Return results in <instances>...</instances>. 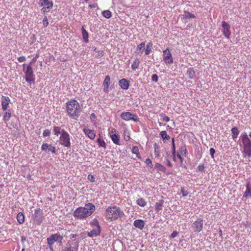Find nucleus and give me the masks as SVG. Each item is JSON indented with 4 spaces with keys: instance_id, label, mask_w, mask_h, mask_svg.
Returning a JSON list of instances; mask_svg holds the SVG:
<instances>
[{
    "instance_id": "obj_63",
    "label": "nucleus",
    "mask_w": 251,
    "mask_h": 251,
    "mask_svg": "<svg viewBox=\"0 0 251 251\" xmlns=\"http://www.w3.org/2000/svg\"><path fill=\"white\" fill-rule=\"evenodd\" d=\"M126 140H128L129 139V136H127L126 138H125Z\"/></svg>"
},
{
    "instance_id": "obj_34",
    "label": "nucleus",
    "mask_w": 251,
    "mask_h": 251,
    "mask_svg": "<svg viewBox=\"0 0 251 251\" xmlns=\"http://www.w3.org/2000/svg\"><path fill=\"white\" fill-rule=\"evenodd\" d=\"M179 153L185 155L187 153L186 146L185 145H181V147L179 148Z\"/></svg>"
},
{
    "instance_id": "obj_55",
    "label": "nucleus",
    "mask_w": 251,
    "mask_h": 251,
    "mask_svg": "<svg viewBox=\"0 0 251 251\" xmlns=\"http://www.w3.org/2000/svg\"><path fill=\"white\" fill-rule=\"evenodd\" d=\"M152 80L154 81H157V74H153L152 76Z\"/></svg>"
},
{
    "instance_id": "obj_54",
    "label": "nucleus",
    "mask_w": 251,
    "mask_h": 251,
    "mask_svg": "<svg viewBox=\"0 0 251 251\" xmlns=\"http://www.w3.org/2000/svg\"><path fill=\"white\" fill-rule=\"evenodd\" d=\"M77 236L78 235L77 234H71L70 235V238L72 240L75 241L76 239Z\"/></svg>"
},
{
    "instance_id": "obj_30",
    "label": "nucleus",
    "mask_w": 251,
    "mask_h": 251,
    "mask_svg": "<svg viewBox=\"0 0 251 251\" xmlns=\"http://www.w3.org/2000/svg\"><path fill=\"white\" fill-rule=\"evenodd\" d=\"M140 63V60L138 58H136L131 65V69L133 70L137 69Z\"/></svg>"
},
{
    "instance_id": "obj_32",
    "label": "nucleus",
    "mask_w": 251,
    "mask_h": 251,
    "mask_svg": "<svg viewBox=\"0 0 251 251\" xmlns=\"http://www.w3.org/2000/svg\"><path fill=\"white\" fill-rule=\"evenodd\" d=\"M137 204L141 206V207H144L146 205V201H145V199L143 198H140L137 200L136 201Z\"/></svg>"
},
{
    "instance_id": "obj_27",
    "label": "nucleus",
    "mask_w": 251,
    "mask_h": 251,
    "mask_svg": "<svg viewBox=\"0 0 251 251\" xmlns=\"http://www.w3.org/2000/svg\"><path fill=\"white\" fill-rule=\"evenodd\" d=\"M82 34L83 38L85 43H88L89 42V35L87 31L84 29V27H82Z\"/></svg>"
},
{
    "instance_id": "obj_3",
    "label": "nucleus",
    "mask_w": 251,
    "mask_h": 251,
    "mask_svg": "<svg viewBox=\"0 0 251 251\" xmlns=\"http://www.w3.org/2000/svg\"><path fill=\"white\" fill-rule=\"evenodd\" d=\"M66 110L68 115L76 119L78 117L81 112L79 103L75 99H71L66 102Z\"/></svg>"
},
{
    "instance_id": "obj_51",
    "label": "nucleus",
    "mask_w": 251,
    "mask_h": 251,
    "mask_svg": "<svg viewBox=\"0 0 251 251\" xmlns=\"http://www.w3.org/2000/svg\"><path fill=\"white\" fill-rule=\"evenodd\" d=\"M204 168L205 167L203 165H200L198 167L199 171L202 172L204 171Z\"/></svg>"
},
{
    "instance_id": "obj_60",
    "label": "nucleus",
    "mask_w": 251,
    "mask_h": 251,
    "mask_svg": "<svg viewBox=\"0 0 251 251\" xmlns=\"http://www.w3.org/2000/svg\"><path fill=\"white\" fill-rule=\"evenodd\" d=\"M96 7V4H95L89 5V7H90V8H95Z\"/></svg>"
},
{
    "instance_id": "obj_1",
    "label": "nucleus",
    "mask_w": 251,
    "mask_h": 251,
    "mask_svg": "<svg viewBox=\"0 0 251 251\" xmlns=\"http://www.w3.org/2000/svg\"><path fill=\"white\" fill-rule=\"evenodd\" d=\"M95 209V206L93 204L88 203L84 207L80 206L77 208L74 211L73 215L77 219H84L91 216Z\"/></svg>"
},
{
    "instance_id": "obj_14",
    "label": "nucleus",
    "mask_w": 251,
    "mask_h": 251,
    "mask_svg": "<svg viewBox=\"0 0 251 251\" xmlns=\"http://www.w3.org/2000/svg\"><path fill=\"white\" fill-rule=\"evenodd\" d=\"M202 226L203 220L201 218L198 219L192 224V227L194 228L195 232H200L202 229Z\"/></svg>"
},
{
    "instance_id": "obj_50",
    "label": "nucleus",
    "mask_w": 251,
    "mask_h": 251,
    "mask_svg": "<svg viewBox=\"0 0 251 251\" xmlns=\"http://www.w3.org/2000/svg\"><path fill=\"white\" fill-rule=\"evenodd\" d=\"M26 60V58L25 56H22L18 58V60L19 62H23L25 61Z\"/></svg>"
},
{
    "instance_id": "obj_45",
    "label": "nucleus",
    "mask_w": 251,
    "mask_h": 251,
    "mask_svg": "<svg viewBox=\"0 0 251 251\" xmlns=\"http://www.w3.org/2000/svg\"><path fill=\"white\" fill-rule=\"evenodd\" d=\"M87 178L91 182H95V177L93 175H89L88 176Z\"/></svg>"
},
{
    "instance_id": "obj_2",
    "label": "nucleus",
    "mask_w": 251,
    "mask_h": 251,
    "mask_svg": "<svg viewBox=\"0 0 251 251\" xmlns=\"http://www.w3.org/2000/svg\"><path fill=\"white\" fill-rule=\"evenodd\" d=\"M125 215L121 208L117 206H109L105 210V218L110 221H114L123 218Z\"/></svg>"
},
{
    "instance_id": "obj_20",
    "label": "nucleus",
    "mask_w": 251,
    "mask_h": 251,
    "mask_svg": "<svg viewBox=\"0 0 251 251\" xmlns=\"http://www.w3.org/2000/svg\"><path fill=\"white\" fill-rule=\"evenodd\" d=\"M119 85L120 87L124 90L128 89L129 86L128 81L125 78H123L120 80L119 81Z\"/></svg>"
},
{
    "instance_id": "obj_13",
    "label": "nucleus",
    "mask_w": 251,
    "mask_h": 251,
    "mask_svg": "<svg viewBox=\"0 0 251 251\" xmlns=\"http://www.w3.org/2000/svg\"><path fill=\"white\" fill-rule=\"evenodd\" d=\"M41 150L42 151H45L47 153L51 152L52 153H55L56 152L55 147L52 146L51 144H49L46 143H44L42 144Z\"/></svg>"
},
{
    "instance_id": "obj_29",
    "label": "nucleus",
    "mask_w": 251,
    "mask_h": 251,
    "mask_svg": "<svg viewBox=\"0 0 251 251\" xmlns=\"http://www.w3.org/2000/svg\"><path fill=\"white\" fill-rule=\"evenodd\" d=\"M187 74L191 79L194 78L195 76V71L193 68H190L187 71Z\"/></svg>"
},
{
    "instance_id": "obj_49",
    "label": "nucleus",
    "mask_w": 251,
    "mask_h": 251,
    "mask_svg": "<svg viewBox=\"0 0 251 251\" xmlns=\"http://www.w3.org/2000/svg\"><path fill=\"white\" fill-rule=\"evenodd\" d=\"M180 191L183 197H185L188 194V192L185 191L184 189L182 187L181 188Z\"/></svg>"
},
{
    "instance_id": "obj_47",
    "label": "nucleus",
    "mask_w": 251,
    "mask_h": 251,
    "mask_svg": "<svg viewBox=\"0 0 251 251\" xmlns=\"http://www.w3.org/2000/svg\"><path fill=\"white\" fill-rule=\"evenodd\" d=\"M50 130L49 129H46L44 131L43 135L44 137H46L50 136Z\"/></svg>"
},
{
    "instance_id": "obj_19",
    "label": "nucleus",
    "mask_w": 251,
    "mask_h": 251,
    "mask_svg": "<svg viewBox=\"0 0 251 251\" xmlns=\"http://www.w3.org/2000/svg\"><path fill=\"white\" fill-rule=\"evenodd\" d=\"M182 16L183 17L182 18V20L184 23H186L188 22V19L196 18V16L194 14L187 11H184V13Z\"/></svg>"
},
{
    "instance_id": "obj_59",
    "label": "nucleus",
    "mask_w": 251,
    "mask_h": 251,
    "mask_svg": "<svg viewBox=\"0 0 251 251\" xmlns=\"http://www.w3.org/2000/svg\"><path fill=\"white\" fill-rule=\"evenodd\" d=\"M90 119H92L93 118H95L96 117V115L94 113H92L91 115H90Z\"/></svg>"
},
{
    "instance_id": "obj_18",
    "label": "nucleus",
    "mask_w": 251,
    "mask_h": 251,
    "mask_svg": "<svg viewBox=\"0 0 251 251\" xmlns=\"http://www.w3.org/2000/svg\"><path fill=\"white\" fill-rule=\"evenodd\" d=\"M110 84V77L109 75L105 76V79L103 82V85L104 86L103 91L105 93L109 92V87Z\"/></svg>"
},
{
    "instance_id": "obj_6",
    "label": "nucleus",
    "mask_w": 251,
    "mask_h": 251,
    "mask_svg": "<svg viewBox=\"0 0 251 251\" xmlns=\"http://www.w3.org/2000/svg\"><path fill=\"white\" fill-rule=\"evenodd\" d=\"M43 218L42 210L40 208L36 209L34 213L32 216L33 223L38 226L40 225L43 222Z\"/></svg>"
},
{
    "instance_id": "obj_43",
    "label": "nucleus",
    "mask_w": 251,
    "mask_h": 251,
    "mask_svg": "<svg viewBox=\"0 0 251 251\" xmlns=\"http://www.w3.org/2000/svg\"><path fill=\"white\" fill-rule=\"evenodd\" d=\"M176 153V151L175 144V142H174V138H172V154L174 155H175Z\"/></svg>"
},
{
    "instance_id": "obj_4",
    "label": "nucleus",
    "mask_w": 251,
    "mask_h": 251,
    "mask_svg": "<svg viewBox=\"0 0 251 251\" xmlns=\"http://www.w3.org/2000/svg\"><path fill=\"white\" fill-rule=\"evenodd\" d=\"M23 67L26 81L30 84H34L35 78L31 66V62H30L28 65L24 64Z\"/></svg>"
},
{
    "instance_id": "obj_23",
    "label": "nucleus",
    "mask_w": 251,
    "mask_h": 251,
    "mask_svg": "<svg viewBox=\"0 0 251 251\" xmlns=\"http://www.w3.org/2000/svg\"><path fill=\"white\" fill-rule=\"evenodd\" d=\"M17 220L19 224L21 225L25 222V217L22 212H19L16 217Z\"/></svg>"
},
{
    "instance_id": "obj_57",
    "label": "nucleus",
    "mask_w": 251,
    "mask_h": 251,
    "mask_svg": "<svg viewBox=\"0 0 251 251\" xmlns=\"http://www.w3.org/2000/svg\"><path fill=\"white\" fill-rule=\"evenodd\" d=\"M177 157L180 159L181 162H182L183 161V158L181 157V155L180 153H177Z\"/></svg>"
},
{
    "instance_id": "obj_15",
    "label": "nucleus",
    "mask_w": 251,
    "mask_h": 251,
    "mask_svg": "<svg viewBox=\"0 0 251 251\" xmlns=\"http://www.w3.org/2000/svg\"><path fill=\"white\" fill-rule=\"evenodd\" d=\"M163 60L166 64H172L173 62V57L170 50L168 49L163 51Z\"/></svg>"
},
{
    "instance_id": "obj_52",
    "label": "nucleus",
    "mask_w": 251,
    "mask_h": 251,
    "mask_svg": "<svg viewBox=\"0 0 251 251\" xmlns=\"http://www.w3.org/2000/svg\"><path fill=\"white\" fill-rule=\"evenodd\" d=\"M158 170L164 171L165 170V168L162 165L158 164Z\"/></svg>"
},
{
    "instance_id": "obj_7",
    "label": "nucleus",
    "mask_w": 251,
    "mask_h": 251,
    "mask_svg": "<svg viewBox=\"0 0 251 251\" xmlns=\"http://www.w3.org/2000/svg\"><path fill=\"white\" fill-rule=\"evenodd\" d=\"M39 5L42 7L41 11L43 13L49 12L53 7V2L49 0H39Z\"/></svg>"
},
{
    "instance_id": "obj_12",
    "label": "nucleus",
    "mask_w": 251,
    "mask_h": 251,
    "mask_svg": "<svg viewBox=\"0 0 251 251\" xmlns=\"http://www.w3.org/2000/svg\"><path fill=\"white\" fill-rule=\"evenodd\" d=\"M243 147H251V139H249L246 133L244 132L240 135Z\"/></svg>"
},
{
    "instance_id": "obj_33",
    "label": "nucleus",
    "mask_w": 251,
    "mask_h": 251,
    "mask_svg": "<svg viewBox=\"0 0 251 251\" xmlns=\"http://www.w3.org/2000/svg\"><path fill=\"white\" fill-rule=\"evenodd\" d=\"M11 113L10 111H6L4 113V115L3 116V120L5 122L8 121L11 117Z\"/></svg>"
},
{
    "instance_id": "obj_28",
    "label": "nucleus",
    "mask_w": 251,
    "mask_h": 251,
    "mask_svg": "<svg viewBox=\"0 0 251 251\" xmlns=\"http://www.w3.org/2000/svg\"><path fill=\"white\" fill-rule=\"evenodd\" d=\"M232 137L233 139L235 140L238 137L239 133V131L236 127H233L231 130Z\"/></svg>"
},
{
    "instance_id": "obj_16",
    "label": "nucleus",
    "mask_w": 251,
    "mask_h": 251,
    "mask_svg": "<svg viewBox=\"0 0 251 251\" xmlns=\"http://www.w3.org/2000/svg\"><path fill=\"white\" fill-rule=\"evenodd\" d=\"M10 102V100L8 97L2 96L1 98V106L3 110H6Z\"/></svg>"
},
{
    "instance_id": "obj_62",
    "label": "nucleus",
    "mask_w": 251,
    "mask_h": 251,
    "mask_svg": "<svg viewBox=\"0 0 251 251\" xmlns=\"http://www.w3.org/2000/svg\"><path fill=\"white\" fill-rule=\"evenodd\" d=\"M156 147H157L156 144H154V148L155 151H156Z\"/></svg>"
},
{
    "instance_id": "obj_36",
    "label": "nucleus",
    "mask_w": 251,
    "mask_h": 251,
    "mask_svg": "<svg viewBox=\"0 0 251 251\" xmlns=\"http://www.w3.org/2000/svg\"><path fill=\"white\" fill-rule=\"evenodd\" d=\"M132 152L133 153L136 154L137 155V157L139 158H141V156H140L139 149L137 147L134 146L132 149Z\"/></svg>"
},
{
    "instance_id": "obj_25",
    "label": "nucleus",
    "mask_w": 251,
    "mask_h": 251,
    "mask_svg": "<svg viewBox=\"0 0 251 251\" xmlns=\"http://www.w3.org/2000/svg\"><path fill=\"white\" fill-rule=\"evenodd\" d=\"M113 142L116 145L120 144V136L117 134H111L110 136Z\"/></svg>"
},
{
    "instance_id": "obj_37",
    "label": "nucleus",
    "mask_w": 251,
    "mask_h": 251,
    "mask_svg": "<svg viewBox=\"0 0 251 251\" xmlns=\"http://www.w3.org/2000/svg\"><path fill=\"white\" fill-rule=\"evenodd\" d=\"M97 143L99 146L103 147L104 148H106L105 143L102 139L99 138L97 140Z\"/></svg>"
},
{
    "instance_id": "obj_38",
    "label": "nucleus",
    "mask_w": 251,
    "mask_h": 251,
    "mask_svg": "<svg viewBox=\"0 0 251 251\" xmlns=\"http://www.w3.org/2000/svg\"><path fill=\"white\" fill-rule=\"evenodd\" d=\"M94 51H96V52H97L98 53V54H97V55L96 56L97 58H100V57H102V56H103V55H104L103 51V50H97V48H94Z\"/></svg>"
},
{
    "instance_id": "obj_64",
    "label": "nucleus",
    "mask_w": 251,
    "mask_h": 251,
    "mask_svg": "<svg viewBox=\"0 0 251 251\" xmlns=\"http://www.w3.org/2000/svg\"><path fill=\"white\" fill-rule=\"evenodd\" d=\"M22 251H25V249H23L22 250Z\"/></svg>"
},
{
    "instance_id": "obj_10",
    "label": "nucleus",
    "mask_w": 251,
    "mask_h": 251,
    "mask_svg": "<svg viewBox=\"0 0 251 251\" xmlns=\"http://www.w3.org/2000/svg\"><path fill=\"white\" fill-rule=\"evenodd\" d=\"M222 31L223 34L227 39L230 38L231 35L230 26V25L226 22L225 21H222Z\"/></svg>"
},
{
    "instance_id": "obj_35",
    "label": "nucleus",
    "mask_w": 251,
    "mask_h": 251,
    "mask_svg": "<svg viewBox=\"0 0 251 251\" xmlns=\"http://www.w3.org/2000/svg\"><path fill=\"white\" fill-rule=\"evenodd\" d=\"M103 17L107 19L110 18L112 16V13L109 10H104L102 12Z\"/></svg>"
},
{
    "instance_id": "obj_9",
    "label": "nucleus",
    "mask_w": 251,
    "mask_h": 251,
    "mask_svg": "<svg viewBox=\"0 0 251 251\" xmlns=\"http://www.w3.org/2000/svg\"><path fill=\"white\" fill-rule=\"evenodd\" d=\"M60 144L65 147H71L70 136L68 133L63 130L60 137Z\"/></svg>"
},
{
    "instance_id": "obj_61",
    "label": "nucleus",
    "mask_w": 251,
    "mask_h": 251,
    "mask_svg": "<svg viewBox=\"0 0 251 251\" xmlns=\"http://www.w3.org/2000/svg\"><path fill=\"white\" fill-rule=\"evenodd\" d=\"M168 165L169 167H171V163H170V162L169 161H168Z\"/></svg>"
},
{
    "instance_id": "obj_24",
    "label": "nucleus",
    "mask_w": 251,
    "mask_h": 251,
    "mask_svg": "<svg viewBox=\"0 0 251 251\" xmlns=\"http://www.w3.org/2000/svg\"><path fill=\"white\" fill-rule=\"evenodd\" d=\"M133 225L136 227L142 229L145 226V223L143 220H136L134 221Z\"/></svg>"
},
{
    "instance_id": "obj_31",
    "label": "nucleus",
    "mask_w": 251,
    "mask_h": 251,
    "mask_svg": "<svg viewBox=\"0 0 251 251\" xmlns=\"http://www.w3.org/2000/svg\"><path fill=\"white\" fill-rule=\"evenodd\" d=\"M160 134L162 138L163 139L164 142H165L166 141L169 140L170 138V136L167 134L166 131H161Z\"/></svg>"
},
{
    "instance_id": "obj_44",
    "label": "nucleus",
    "mask_w": 251,
    "mask_h": 251,
    "mask_svg": "<svg viewBox=\"0 0 251 251\" xmlns=\"http://www.w3.org/2000/svg\"><path fill=\"white\" fill-rule=\"evenodd\" d=\"M43 24L45 27L49 25L48 20L46 16H45L43 20Z\"/></svg>"
},
{
    "instance_id": "obj_48",
    "label": "nucleus",
    "mask_w": 251,
    "mask_h": 251,
    "mask_svg": "<svg viewBox=\"0 0 251 251\" xmlns=\"http://www.w3.org/2000/svg\"><path fill=\"white\" fill-rule=\"evenodd\" d=\"M39 56H40V54L39 53H37L35 54V57L32 59V61L30 62H31V64L32 63H35L37 59L39 57Z\"/></svg>"
},
{
    "instance_id": "obj_46",
    "label": "nucleus",
    "mask_w": 251,
    "mask_h": 251,
    "mask_svg": "<svg viewBox=\"0 0 251 251\" xmlns=\"http://www.w3.org/2000/svg\"><path fill=\"white\" fill-rule=\"evenodd\" d=\"M210 154L212 158H214V154L215 153V150L214 148H210L209 150Z\"/></svg>"
},
{
    "instance_id": "obj_58",
    "label": "nucleus",
    "mask_w": 251,
    "mask_h": 251,
    "mask_svg": "<svg viewBox=\"0 0 251 251\" xmlns=\"http://www.w3.org/2000/svg\"><path fill=\"white\" fill-rule=\"evenodd\" d=\"M64 251H77V250H76V251L72 250L71 248L69 247V248H65V250H64Z\"/></svg>"
},
{
    "instance_id": "obj_17",
    "label": "nucleus",
    "mask_w": 251,
    "mask_h": 251,
    "mask_svg": "<svg viewBox=\"0 0 251 251\" xmlns=\"http://www.w3.org/2000/svg\"><path fill=\"white\" fill-rule=\"evenodd\" d=\"M245 186L246 189L244 193L243 197H245L246 199H249L251 198V183L250 182H248Z\"/></svg>"
},
{
    "instance_id": "obj_11",
    "label": "nucleus",
    "mask_w": 251,
    "mask_h": 251,
    "mask_svg": "<svg viewBox=\"0 0 251 251\" xmlns=\"http://www.w3.org/2000/svg\"><path fill=\"white\" fill-rule=\"evenodd\" d=\"M121 118L125 121L132 120L135 122L138 121L137 116L129 112H123L121 115Z\"/></svg>"
},
{
    "instance_id": "obj_39",
    "label": "nucleus",
    "mask_w": 251,
    "mask_h": 251,
    "mask_svg": "<svg viewBox=\"0 0 251 251\" xmlns=\"http://www.w3.org/2000/svg\"><path fill=\"white\" fill-rule=\"evenodd\" d=\"M60 127L59 126H54L53 127V132L54 135L58 136L60 134Z\"/></svg>"
},
{
    "instance_id": "obj_21",
    "label": "nucleus",
    "mask_w": 251,
    "mask_h": 251,
    "mask_svg": "<svg viewBox=\"0 0 251 251\" xmlns=\"http://www.w3.org/2000/svg\"><path fill=\"white\" fill-rule=\"evenodd\" d=\"M242 154L244 158L250 159L251 157V147H243Z\"/></svg>"
},
{
    "instance_id": "obj_22",
    "label": "nucleus",
    "mask_w": 251,
    "mask_h": 251,
    "mask_svg": "<svg viewBox=\"0 0 251 251\" xmlns=\"http://www.w3.org/2000/svg\"><path fill=\"white\" fill-rule=\"evenodd\" d=\"M83 132L85 134L91 139H94L96 136V134L93 130H90L89 129H83Z\"/></svg>"
},
{
    "instance_id": "obj_26",
    "label": "nucleus",
    "mask_w": 251,
    "mask_h": 251,
    "mask_svg": "<svg viewBox=\"0 0 251 251\" xmlns=\"http://www.w3.org/2000/svg\"><path fill=\"white\" fill-rule=\"evenodd\" d=\"M145 49V43H141L140 44L137 46L136 52L137 53L142 54Z\"/></svg>"
},
{
    "instance_id": "obj_56",
    "label": "nucleus",
    "mask_w": 251,
    "mask_h": 251,
    "mask_svg": "<svg viewBox=\"0 0 251 251\" xmlns=\"http://www.w3.org/2000/svg\"><path fill=\"white\" fill-rule=\"evenodd\" d=\"M145 162L149 166L150 165H151V160L149 158H147Z\"/></svg>"
},
{
    "instance_id": "obj_5",
    "label": "nucleus",
    "mask_w": 251,
    "mask_h": 251,
    "mask_svg": "<svg viewBox=\"0 0 251 251\" xmlns=\"http://www.w3.org/2000/svg\"><path fill=\"white\" fill-rule=\"evenodd\" d=\"M63 237L62 236L60 235L55 233L51 235L50 237L47 238V243L49 246V248L51 251H53V244L56 241H59L60 243H62V240Z\"/></svg>"
},
{
    "instance_id": "obj_53",
    "label": "nucleus",
    "mask_w": 251,
    "mask_h": 251,
    "mask_svg": "<svg viewBox=\"0 0 251 251\" xmlns=\"http://www.w3.org/2000/svg\"><path fill=\"white\" fill-rule=\"evenodd\" d=\"M178 234V232H177L176 231H174L171 235V237L174 238L176 237Z\"/></svg>"
},
{
    "instance_id": "obj_40",
    "label": "nucleus",
    "mask_w": 251,
    "mask_h": 251,
    "mask_svg": "<svg viewBox=\"0 0 251 251\" xmlns=\"http://www.w3.org/2000/svg\"><path fill=\"white\" fill-rule=\"evenodd\" d=\"M160 116L161 117V120L164 122H168L170 120V119L168 116L164 115L162 113L160 114Z\"/></svg>"
},
{
    "instance_id": "obj_8",
    "label": "nucleus",
    "mask_w": 251,
    "mask_h": 251,
    "mask_svg": "<svg viewBox=\"0 0 251 251\" xmlns=\"http://www.w3.org/2000/svg\"><path fill=\"white\" fill-rule=\"evenodd\" d=\"M92 226L93 229L88 233V236L93 237L99 236L100 233V228L99 222L96 219L93 221Z\"/></svg>"
},
{
    "instance_id": "obj_42",
    "label": "nucleus",
    "mask_w": 251,
    "mask_h": 251,
    "mask_svg": "<svg viewBox=\"0 0 251 251\" xmlns=\"http://www.w3.org/2000/svg\"><path fill=\"white\" fill-rule=\"evenodd\" d=\"M117 130L113 127H110L108 128V133L110 136L111 134H116Z\"/></svg>"
},
{
    "instance_id": "obj_41",
    "label": "nucleus",
    "mask_w": 251,
    "mask_h": 251,
    "mask_svg": "<svg viewBox=\"0 0 251 251\" xmlns=\"http://www.w3.org/2000/svg\"><path fill=\"white\" fill-rule=\"evenodd\" d=\"M151 45H150V44H148L146 47V48L145 50V54L146 55H148L150 54L151 51Z\"/></svg>"
}]
</instances>
